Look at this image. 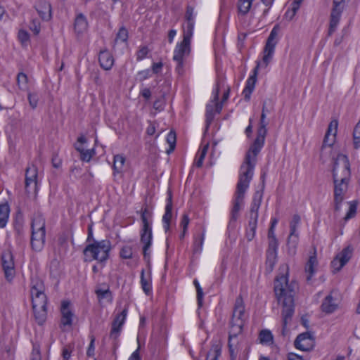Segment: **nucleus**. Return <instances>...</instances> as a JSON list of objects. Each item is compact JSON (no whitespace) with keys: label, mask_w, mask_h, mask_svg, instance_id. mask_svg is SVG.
I'll use <instances>...</instances> for the list:
<instances>
[{"label":"nucleus","mask_w":360,"mask_h":360,"mask_svg":"<svg viewBox=\"0 0 360 360\" xmlns=\"http://www.w3.org/2000/svg\"><path fill=\"white\" fill-rule=\"evenodd\" d=\"M317 264L318 261L316 255V250H314V254L309 257L305 266V272L308 274L307 276V281L308 282L311 281L313 275L314 274V268Z\"/></svg>","instance_id":"393cba45"},{"label":"nucleus","mask_w":360,"mask_h":360,"mask_svg":"<svg viewBox=\"0 0 360 360\" xmlns=\"http://www.w3.org/2000/svg\"><path fill=\"white\" fill-rule=\"evenodd\" d=\"M128 39V30L124 26L121 27L119 29L118 32L117 33L116 38L115 39V41H120L122 42L127 41Z\"/></svg>","instance_id":"09e8293b"},{"label":"nucleus","mask_w":360,"mask_h":360,"mask_svg":"<svg viewBox=\"0 0 360 360\" xmlns=\"http://www.w3.org/2000/svg\"><path fill=\"white\" fill-rule=\"evenodd\" d=\"M302 1L303 0H293L292 3V8L290 10H288L285 13V16L288 18L289 20H291L294 18L299 10Z\"/></svg>","instance_id":"58836bf2"},{"label":"nucleus","mask_w":360,"mask_h":360,"mask_svg":"<svg viewBox=\"0 0 360 360\" xmlns=\"http://www.w3.org/2000/svg\"><path fill=\"white\" fill-rule=\"evenodd\" d=\"M30 290L32 308H44L47 305V297L44 293L45 287L41 280L38 278L32 279Z\"/></svg>","instance_id":"6e6552de"},{"label":"nucleus","mask_w":360,"mask_h":360,"mask_svg":"<svg viewBox=\"0 0 360 360\" xmlns=\"http://www.w3.org/2000/svg\"><path fill=\"white\" fill-rule=\"evenodd\" d=\"M352 253V249L348 246L344 248L342 252L336 257L339 259L340 264L338 265V271H340L350 259Z\"/></svg>","instance_id":"bb28decb"},{"label":"nucleus","mask_w":360,"mask_h":360,"mask_svg":"<svg viewBox=\"0 0 360 360\" xmlns=\"http://www.w3.org/2000/svg\"><path fill=\"white\" fill-rule=\"evenodd\" d=\"M300 221V217L298 214H294L290 224V233L288 239V244H292L295 248L298 240V235L296 233L297 227Z\"/></svg>","instance_id":"5701e85b"},{"label":"nucleus","mask_w":360,"mask_h":360,"mask_svg":"<svg viewBox=\"0 0 360 360\" xmlns=\"http://www.w3.org/2000/svg\"><path fill=\"white\" fill-rule=\"evenodd\" d=\"M254 0H239L238 3V8L240 13L246 15L252 6Z\"/></svg>","instance_id":"ea45409f"},{"label":"nucleus","mask_w":360,"mask_h":360,"mask_svg":"<svg viewBox=\"0 0 360 360\" xmlns=\"http://www.w3.org/2000/svg\"><path fill=\"white\" fill-rule=\"evenodd\" d=\"M193 284H194V285H195V287L196 288V291H197L198 304L200 307V306H202V297H203L202 289L200 287V285L199 284V282L198 281L197 279H195L193 281Z\"/></svg>","instance_id":"3c124183"},{"label":"nucleus","mask_w":360,"mask_h":360,"mask_svg":"<svg viewBox=\"0 0 360 360\" xmlns=\"http://www.w3.org/2000/svg\"><path fill=\"white\" fill-rule=\"evenodd\" d=\"M229 350L230 353L231 360H236L238 353V349L236 348V345H234L232 339L229 338L228 342Z\"/></svg>","instance_id":"603ef678"},{"label":"nucleus","mask_w":360,"mask_h":360,"mask_svg":"<svg viewBox=\"0 0 360 360\" xmlns=\"http://www.w3.org/2000/svg\"><path fill=\"white\" fill-rule=\"evenodd\" d=\"M167 204L165 206V212L162 217V222L165 231L167 232L170 227V221L172 216V194L170 190L167 191Z\"/></svg>","instance_id":"6ab92c4d"},{"label":"nucleus","mask_w":360,"mask_h":360,"mask_svg":"<svg viewBox=\"0 0 360 360\" xmlns=\"http://www.w3.org/2000/svg\"><path fill=\"white\" fill-rule=\"evenodd\" d=\"M36 10L44 20H49L51 17V4L45 1H41L36 5Z\"/></svg>","instance_id":"b1692460"},{"label":"nucleus","mask_w":360,"mask_h":360,"mask_svg":"<svg viewBox=\"0 0 360 360\" xmlns=\"http://www.w3.org/2000/svg\"><path fill=\"white\" fill-rule=\"evenodd\" d=\"M120 255L123 259H130L132 257V248L129 246H124L121 249Z\"/></svg>","instance_id":"5fc2aeb1"},{"label":"nucleus","mask_w":360,"mask_h":360,"mask_svg":"<svg viewBox=\"0 0 360 360\" xmlns=\"http://www.w3.org/2000/svg\"><path fill=\"white\" fill-rule=\"evenodd\" d=\"M210 127L215 130H218L219 128V120L215 117V114H206L205 134Z\"/></svg>","instance_id":"f704fd0d"},{"label":"nucleus","mask_w":360,"mask_h":360,"mask_svg":"<svg viewBox=\"0 0 360 360\" xmlns=\"http://www.w3.org/2000/svg\"><path fill=\"white\" fill-rule=\"evenodd\" d=\"M87 21L86 17L79 13L77 15L75 20V29L78 33L83 32L87 27Z\"/></svg>","instance_id":"473e14b6"},{"label":"nucleus","mask_w":360,"mask_h":360,"mask_svg":"<svg viewBox=\"0 0 360 360\" xmlns=\"http://www.w3.org/2000/svg\"><path fill=\"white\" fill-rule=\"evenodd\" d=\"M189 224V218L188 216L186 214H184L182 217L181 221V226L182 227V229L184 230V233H186L188 226Z\"/></svg>","instance_id":"0e129e2a"},{"label":"nucleus","mask_w":360,"mask_h":360,"mask_svg":"<svg viewBox=\"0 0 360 360\" xmlns=\"http://www.w3.org/2000/svg\"><path fill=\"white\" fill-rule=\"evenodd\" d=\"M91 341L90 344L88 347L87 351H86V355L89 357L94 356V351H95V337L94 335H91L90 337Z\"/></svg>","instance_id":"680f3d73"},{"label":"nucleus","mask_w":360,"mask_h":360,"mask_svg":"<svg viewBox=\"0 0 360 360\" xmlns=\"http://www.w3.org/2000/svg\"><path fill=\"white\" fill-rule=\"evenodd\" d=\"M141 285L143 292L149 295L152 292L151 279L150 276L148 278H146L144 269H142L141 272Z\"/></svg>","instance_id":"72a5a7b5"},{"label":"nucleus","mask_w":360,"mask_h":360,"mask_svg":"<svg viewBox=\"0 0 360 360\" xmlns=\"http://www.w3.org/2000/svg\"><path fill=\"white\" fill-rule=\"evenodd\" d=\"M321 308L323 312L331 314L337 309L338 304L335 303L333 297L329 295L323 300Z\"/></svg>","instance_id":"a878e982"},{"label":"nucleus","mask_w":360,"mask_h":360,"mask_svg":"<svg viewBox=\"0 0 360 360\" xmlns=\"http://www.w3.org/2000/svg\"><path fill=\"white\" fill-rule=\"evenodd\" d=\"M276 253H269L266 252V270L269 273L271 272L276 263Z\"/></svg>","instance_id":"a19ab883"},{"label":"nucleus","mask_w":360,"mask_h":360,"mask_svg":"<svg viewBox=\"0 0 360 360\" xmlns=\"http://www.w3.org/2000/svg\"><path fill=\"white\" fill-rule=\"evenodd\" d=\"M259 124V127L257 130V138L247 152L244 162L240 167V176L248 177L251 179L253 176L256 157L264 146L265 136L267 132L266 127L268 124V122L266 121V114H261Z\"/></svg>","instance_id":"7ed1b4c3"},{"label":"nucleus","mask_w":360,"mask_h":360,"mask_svg":"<svg viewBox=\"0 0 360 360\" xmlns=\"http://www.w3.org/2000/svg\"><path fill=\"white\" fill-rule=\"evenodd\" d=\"M259 338L260 342L263 344H270L273 342V335L269 330H262L259 333Z\"/></svg>","instance_id":"37998d69"},{"label":"nucleus","mask_w":360,"mask_h":360,"mask_svg":"<svg viewBox=\"0 0 360 360\" xmlns=\"http://www.w3.org/2000/svg\"><path fill=\"white\" fill-rule=\"evenodd\" d=\"M111 248V242L105 239L89 243L84 249L83 252L84 255L90 257L91 259L97 260L102 263L109 258Z\"/></svg>","instance_id":"423d86ee"},{"label":"nucleus","mask_w":360,"mask_h":360,"mask_svg":"<svg viewBox=\"0 0 360 360\" xmlns=\"http://www.w3.org/2000/svg\"><path fill=\"white\" fill-rule=\"evenodd\" d=\"M209 148V143L205 144L203 148L198 152L196 156V161L195 165L197 167H201L203 164L204 159L207 155Z\"/></svg>","instance_id":"79ce46f5"},{"label":"nucleus","mask_w":360,"mask_h":360,"mask_svg":"<svg viewBox=\"0 0 360 360\" xmlns=\"http://www.w3.org/2000/svg\"><path fill=\"white\" fill-rule=\"evenodd\" d=\"M280 30V26L276 24L271 30L264 46L262 58V63L257 62L256 67L254 68L253 75H251L246 81L245 88L242 92L243 98L245 101H249L250 96L255 89L257 82V75L258 69L260 65L266 68L273 58L275 47L278 42V34Z\"/></svg>","instance_id":"f03ea898"},{"label":"nucleus","mask_w":360,"mask_h":360,"mask_svg":"<svg viewBox=\"0 0 360 360\" xmlns=\"http://www.w3.org/2000/svg\"><path fill=\"white\" fill-rule=\"evenodd\" d=\"M243 326L244 323L242 321H234L231 320L229 338L233 340V338H237L241 333Z\"/></svg>","instance_id":"cd10ccee"},{"label":"nucleus","mask_w":360,"mask_h":360,"mask_svg":"<svg viewBox=\"0 0 360 360\" xmlns=\"http://www.w3.org/2000/svg\"><path fill=\"white\" fill-rule=\"evenodd\" d=\"M158 123L156 121H148V126L146 129V134L148 136H153L156 131Z\"/></svg>","instance_id":"4d7b16f0"},{"label":"nucleus","mask_w":360,"mask_h":360,"mask_svg":"<svg viewBox=\"0 0 360 360\" xmlns=\"http://www.w3.org/2000/svg\"><path fill=\"white\" fill-rule=\"evenodd\" d=\"M75 149L80 153V159L82 161L89 162L93 155L94 154V150H85L82 146H75Z\"/></svg>","instance_id":"e433bc0d"},{"label":"nucleus","mask_w":360,"mask_h":360,"mask_svg":"<svg viewBox=\"0 0 360 360\" xmlns=\"http://www.w3.org/2000/svg\"><path fill=\"white\" fill-rule=\"evenodd\" d=\"M262 202V194H259V192H256L250 210V217H258V210L259 209L260 205Z\"/></svg>","instance_id":"c85d7f7f"},{"label":"nucleus","mask_w":360,"mask_h":360,"mask_svg":"<svg viewBox=\"0 0 360 360\" xmlns=\"http://www.w3.org/2000/svg\"><path fill=\"white\" fill-rule=\"evenodd\" d=\"M18 37L22 44L27 43L30 39L29 33L24 30H19Z\"/></svg>","instance_id":"052dcab7"},{"label":"nucleus","mask_w":360,"mask_h":360,"mask_svg":"<svg viewBox=\"0 0 360 360\" xmlns=\"http://www.w3.org/2000/svg\"><path fill=\"white\" fill-rule=\"evenodd\" d=\"M251 179L239 176L236 191L233 200V208L231 212L230 221H236L238 218L241 207L244 205V198L246 190L249 186Z\"/></svg>","instance_id":"0eeeda50"},{"label":"nucleus","mask_w":360,"mask_h":360,"mask_svg":"<svg viewBox=\"0 0 360 360\" xmlns=\"http://www.w3.org/2000/svg\"><path fill=\"white\" fill-rule=\"evenodd\" d=\"M1 261L5 278L7 281L11 282L15 276L14 257L11 251L6 250L3 252Z\"/></svg>","instance_id":"9d476101"},{"label":"nucleus","mask_w":360,"mask_h":360,"mask_svg":"<svg viewBox=\"0 0 360 360\" xmlns=\"http://www.w3.org/2000/svg\"><path fill=\"white\" fill-rule=\"evenodd\" d=\"M125 161L126 158L123 155L117 154L114 156L112 165L114 175L122 172Z\"/></svg>","instance_id":"2f4dec72"},{"label":"nucleus","mask_w":360,"mask_h":360,"mask_svg":"<svg viewBox=\"0 0 360 360\" xmlns=\"http://www.w3.org/2000/svg\"><path fill=\"white\" fill-rule=\"evenodd\" d=\"M176 136L174 131L171 130L167 136V142L169 146V148L167 150V153L169 154L173 151L176 146Z\"/></svg>","instance_id":"c03bdc74"},{"label":"nucleus","mask_w":360,"mask_h":360,"mask_svg":"<svg viewBox=\"0 0 360 360\" xmlns=\"http://www.w3.org/2000/svg\"><path fill=\"white\" fill-rule=\"evenodd\" d=\"M285 274L277 276L274 281V292L276 299L283 306V331L294 314V295L295 290L297 287L295 281H292L289 283L288 266L285 267Z\"/></svg>","instance_id":"f257e3e1"},{"label":"nucleus","mask_w":360,"mask_h":360,"mask_svg":"<svg viewBox=\"0 0 360 360\" xmlns=\"http://www.w3.org/2000/svg\"><path fill=\"white\" fill-rule=\"evenodd\" d=\"M10 208L8 203L0 204V228H4L6 226L9 217Z\"/></svg>","instance_id":"c756f323"},{"label":"nucleus","mask_w":360,"mask_h":360,"mask_svg":"<svg viewBox=\"0 0 360 360\" xmlns=\"http://www.w3.org/2000/svg\"><path fill=\"white\" fill-rule=\"evenodd\" d=\"M278 245L277 238L269 239V248L266 252L277 254Z\"/></svg>","instance_id":"864d4df0"},{"label":"nucleus","mask_w":360,"mask_h":360,"mask_svg":"<svg viewBox=\"0 0 360 360\" xmlns=\"http://www.w3.org/2000/svg\"><path fill=\"white\" fill-rule=\"evenodd\" d=\"M231 320L234 321H242L245 323V306L240 295L236 300Z\"/></svg>","instance_id":"412c9836"},{"label":"nucleus","mask_w":360,"mask_h":360,"mask_svg":"<svg viewBox=\"0 0 360 360\" xmlns=\"http://www.w3.org/2000/svg\"><path fill=\"white\" fill-rule=\"evenodd\" d=\"M127 311V307H124V309L120 313L115 316L112 323V328L110 333V338L115 341L117 340L120 335L122 326L126 320Z\"/></svg>","instance_id":"9b49d317"},{"label":"nucleus","mask_w":360,"mask_h":360,"mask_svg":"<svg viewBox=\"0 0 360 360\" xmlns=\"http://www.w3.org/2000/svg\"><path fill=\"white\" fill-rule=\"evenodd\" d=\"M219 89L217 88L214 92L213 99L207 104L206 112H221L224 103L228 99L229 96V89L224 92L222 99L219 101Z\"/></svg>","instance_id":"ddd939ff"},{"label":"nucleus","mask_w":360,"mask_h":360,"mask_svg":"<svg viewBox=\"0 0 360 360\" xmlns=\"http://www.w3.org/2000/svg\"><path fill=\"white\" fill-rule=\"evenodd\" d=\"M30 360H41V354L39 347L34 345Z\"/></svg>","instance_id":"e2e57ef3"},{"label":"nucleus","mask_w":360,"mask_h":360,"mask_svg":"<svg viewBox=\"0 0 360 360\" xmlns=\"http://www.w3.org/2000/svg\"><path fill=\"white\" fill-rule=\"evenodd\" d=\"M31 246L36 251H41L45 244L46 224L45 219L41 214L34 216L32 223Z\"/></svg>","instance_id":"39448f33"},{"label":"nucleus","mask_w":360,"mask_h":360,"mask_svg":"<svg viewBox=\"0 0 360 360\" xmlns=\"http://www.w3.org/2000/svg\"><path fill=\"white\" fill-rule=\"evenodd\" d=\"M34 319L39 325H43L47 317L46 307L44 308L35 307L32 308Z\"/></svg>","instance_id":"7c9ffc66"},{"label":"nucleus","mask_w":360,"mask_h":360,"mask_svg":"<svg viewBox=\"0 0 360 360\" xmlns=\"http://www.w3.org/2000/svg\"><path fill=\"white\" fill-rule=\"evenodd\" d=\"M30 28L35 35H37L40 32V23L37 20H32Z\"/></svg>","instance_id":"69168bd1"},{"label":"nucleus","mask_w":360,"mask_h":360,"mask_svg":"<svg viewBox=\"0 0 360 360\" xmlns=\"http://www.w3.org/2000/svg\"><path fill=\"white\" fill-rule=\"evenodd\" d=\"M37 186V169L32 165L26 169L25 190L27 193L36 192Z\"/></svg>","instance_id":"2eb2a0df"},{"label":"nucleus","mask_w":360,"mask_h":360,"mask_svg":"<svg viewBox=\"0 0 360 360\" xmlns=\"http://www.w3.org/2000/svg\"><path fill=\"white\" fill-rule=\"evenodd\" d=\"M221 353V349L218 345H212L208 352L206 360H219Z\"/></svg>","instance_id":"4c0bfd02"},{"label":"nucleus","mask_w":360,"mask_h":360,"mask_svg":"<svg viewBox=\"0 0 360 360\" xmlns=\"http://www.w3.org/2000/svg\"><path fill=\"white\" fill-rule=\"evenodd\" d=\"M176 62V70L178 74L181 75L184 73V59H173Z\"/></svg>","instance_id":"338daca9"},{"label":"nucleus","mask_w":360,"mask_h":360,"mask_svg":"<svg viewBox=\"0 0 360 360\" xmlns=\"http://www.w3.org/2000/svg\"><path fill=\"white\" fill-rule=\"evenodd\" d=\"M52 165L55 168H59L61 166L62 160L57 154H53L51 159Z\"/></svg>","instance_id":"774afa93"},{"label":"nucleus","mask_w":360,"mask_h":360,"mask_svg":"<svg viewBox=\"0 0 360 360\" xmlns=\"http://www.w3.org/2000/svg\"><path fill=\"white\" fill-rule=\"evenodd\" d=\"M295 347L302 351H310L315 346V340L309 332H304L297 335L295 342Z\"/></svg>","instance_id":"f8f14e48"},{"label":"nucleus","mask_w":360,"mask_h":360,"mask_svg":"<svg viewBox=\"0 0 360 360\" xmlns=\"http://www.w3.org/2000/svg\"><path fill=\"white\" fill-rule=\"evenodd\" d=\"M338 126V120H331V122H330V124L328 125V130L326 132V133H328V135H330L332 133V131H334V132L333 133V135L335 137L336 135V133H337Z\"/></svg>","instance_id":"bf43d9fd"},{"label":"nucleus","mask_w":360,"mask_h":360,"mask_svg":"<svg viewBox=\"0 0 360 360\" xmlns=\"http://www.w3.org/2000/svg\"><path fill=\"white\" fill-rule=\"evenodd\" d=\"M152 212L147 207L142 208L141 210V219L142 221V227L140 233L152 232Z\"/></svg>","instance_id":"4be33fe9"},{"label":"nucleus","mask_w":360,"mask_h":360,"mask_svg":"<svg viewBox=\"0 0 360 360\" xmlns=\"http://www.w3.org/2000/svg\"><path fill=\"white\" fill-rule=\"evenodd\" d=\"M193 35L183 34V40L178 44L174 51L173 59H184L191 51V39Z\"/></svg>","instance_id":"4468645a"},{"label":"nucleus","mask_w":360,"mask_h":360,"mask_svg":"<svg viewBox=\"0 0 360 360\" xmlns=\"http://www.w3.org/2000/svg\"><path fill=\"white\" fill-rule=\"evenodd\" d=\"M100 66L105 70H110L114 65V58L112 53L108 50H101L98 55Z\"/></svg>","instance_id":"aec40b11"},{"label":"nucleus","mask_w":360,"mask_h":360,"mask_svg":"<svg viewBox=\"0 0 360 360\" xmlns=\"http://www.w3.org/2000/svg\"><path fill=\"white\" fill-rule=\"evenodd\" d=\"M17 84L20 89H23L27 86L28 82V78L26 74L21 72H19L16 78Z\"/></svg>","instance_id":"49530a36"},{"label":"nucleus","mask_w":360,"mask_h":360,"mask_svg":"<svg viewBox=\"0 0 360 360\" xmlns=\"http://www.w3.org/2000/svg\"><path fill=\"white\" fill-rule=\"evenodd\" d=\"M194 8L188 5L185 13L186 25L184 26V33L188 35H193L195 24Z\"/></svg>","instance_id":"a211bd4d"},{"label":"nucleus","mask_w":360,"mask_h":360,"mask_svg":"<svg viewBox=\"0 0 360 360\" xmlns=\"http://www.w3.org/2000/svg\"><path fill=\"white\" fill-rule=\"evenodd\" d=\"M354 146L357 149L360 147V120L356 124L353 131Z\"/></svg>","instance_id":"de8ad7c7"},{"label":"nucleus","mask_w":360,"mask_h":360,"mask_svg":"<svg viewBox=\"0 0 360 360\" xmlns=\"http://www.w3.org/2000/svg\"><path fill=\"white\" fill-rule=\"evenodd\" d=\"M95 293L99 302L104 299H106L109 302L112 301V294L108 287L106 289L96 288Z\"/></svg>","instance_id":"c9c22d12"},{"label":"nucleus","mask_w":360,"mask_h":360,"mask_svg":"<svg viewBox=\"0 0 360 360\" xmlns=\"http://www.w3.org/2000/svg\"><path fill=\"white\" fill-rule=\"evenodd\" d=\"M345 0H334L330 16V24L328 34L331 36L339 24L341 14L344 9L343 3Z\"/></svg>","instance_id":"1a4fd4ad"},{"label":"nucleus","mask_w":360,"mask_h":360,"mask_svg":"<svg viewBox=\"0 0 360 360\" xmlns=\"http://www.w3.org/2000/svg\"><path fill=\"white\" fill-rule=\"evenodd\" d=\"M39 96L36 93L28 94V101L32 109H34L38 103Z\"/></svg>","instance_id":"13d9d810"},{"label":"nucleus","mask_w":360,"mask_h":360,"mask_svg":"<svg viewBox=\"0 0 360 360\" xmlns=\"http://www.w3.org/2000/svg\"><path fill=\"white\" fill-rule=\"evenodd\" d=\"M204 233H200L195 237L193 243V252L195 253L200 252L204 242Z\"/></svg>","instance_id":"a18cd8bd"},{"label":"nucleus","mask_w":360,"mask_h":360,"mask_svg":"<svg viewBox=\"0 0 360 360\" xmlns=\"http://www.w3.org/2000/svg\"><path fill=\"white\" fill-rule=\"evenodd\" d=\"M356 208H357V203L355 201H352L349 202V210L347 212L344 219L345 221H347L356 215Z\"/></svg>","instance_id":"8fccbe9b"},{"label":"nucleus","mask_w":360,"mask_h":360,"mask_svg":"<svg viewBox=\"0 0 360 360\" xmlns=\"http://www.w3.org/2000/svg\"><path fill=\"white\" fill-rule=\"evenodd\" d=\"M70 302L69 301H63L61 304L60 313V328H71L72 325V319L74 314L70 309Z\"/></svg>","instance_id":"dca6fc26"},{"label":"nucleus","mask_w":360,"mask_h":360,"mask_svg":"<svg viewBox=\"0 0 360 360\" xmlns=\"http://www.w3.org/2000/svg\"><path fill=\"white\" fill-rule=\"evenodd\" d=\"M338 160H341L343 163L344 176L339 178L337 172L339 164L338 162H335L333 169L335 211H339L340 210V205L343 201L344 195L347 190L348 177L350 174L349 162L347 157L345 155H340L338 156Z\"/></svg>","instance_id":"20e7f679"},{"label":"nucleus","mask_w":360,"mask_h":360,"mask_svg":"<svg viewBox=\"0 0 360 360\" xmlns=\"http://www.w3.org/2000/svg\"><path fill=\"white\" fill-rule=\"evenodd\" d=\"M153 232L140 233V241L143 244V258L148 262H150V248L152 245Z\"/></svg>","instance_id":"f3484780"},{"label":"nucleus","mask_w":360,"mask_h":360,"mask_svg":"<svg viewBox=\"0 0 360 360\" xmlns=\"http://www.w3.org/2000/svg\"><path fill=\"white\" fill-rule=\"evenodd\" d=\"M149 50L148 48L146 46H141L138 51L136 52V60L138 61L142 60L147 56Z\"/></svg>","instance_id":"6e6d98bb"}]
</instances>
